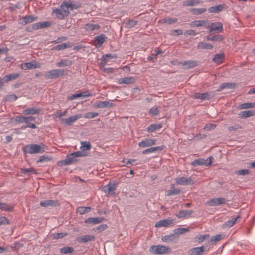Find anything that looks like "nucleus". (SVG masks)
Returning <instances> with one entry per match:
<instances>
[{"mask_svg":"<svg viewBox=\"0 0 255 255\" xmlns=\"http://www.w3.org/2000/svg\"><path fill=\"white\" fill-rule=\"evenodd\" d=\"M22 151L24 154H33L42 153L44 150L40 145L32 144L23 146Z\"/></svg>","mask_w":255,"mask_h":255,"instance_id":"obj_2","label":"nucleus"},{"mask_svg":"<svg viewBox=\"0 0 255 255\" xmlns=\"http://www.w3.org/2000/svg\"><path fill=\"white\" fill-rule=\"evenodd\" d=\"M39 204L44 207H55L59 204L58 200H47L41 201Z\"/></svg>","mask_w":255,"mask_h":255,"instance_id":"obj_18","label":"nucleus"},{"mask_svg":"<svg viewBox=\"0 0 255 255\" xmlns=\"http://www.w3.org/2000/svg\"><path fill=\"white\" fill-rule=\"evenodd\" d=\"M65 70L63 69L51 70L45 72L44 77L45 79H54L65 75Z\"/></svg>","mask_w":255,"mask_h":255,"instance_id":"obj_5","label":"nucleus"},{"mask_svg":"<svg viewBox=\"0 0 255 255\" xmlns=\"http://www.w3.org/2000/svg\"><path fill=\"white\" fill-rule=\"evenodd\" d=\"M209 33H213L214 31L222 32L223 30V24L221 22L212 23L209 28Z\"/></svg>","mask_w":255,"mask_h":255,"instance_id":"obj_15","label":"nucleus"},{"mask_svg":"<svg viewBox=\"0 0 255 255\" xmlns=\"http://www.w3.org/2000/svg\"><path fill=\"white\" fill-rule=\"evenodd\" d=\"M67 235L66 233L61 232L57 233H52L50 236L52 239H61Z\"/></svg>","mask_w":255,"mask_h":255,"instance_id":"obj_51","label":"nucleus"},{"mask_svg":"<svg viewBox=\"0 0 255 255\" xmlns=\"http://www.w3.org/2000/svg\"><path fill=\"white\" fill-rule=\"evenodd\" d=\"M225 58V54L223 53L220 54H216L215 55L213 59V61L216 63H221Z\"/></svg>","mask_w":255,"mask_h":255,"instance_id":"obj_36","label":"nucleus"},{"mask_svg":"<svg viewBox=\"0 0 255 255\" xmlns=\"http://www.w3.org/2000/svg\"><path fill=\"white\" fill-rule=\"evenodd\" d=\"M224 39L221 35H215L213 36H207L206 39L208 41H221Z\"/></svg>","mask_w":255,"mask_h":255,"instance_id":"obj_46","label":"nucleus"},{"mask_svg":"<svg viewBox=\"0 0 255 255\" xmlns=\"http://www.w3.org/2000/svg\"><path fill=\"white\" fill-rule=\"evenodd\" d=\"M180 190L179 189H176L174 185H171V189L168 190L166 192V195L168 196L171 195H178L180 193Z\"/></svg>","mask_w":255,"mask_h":255,"instance_id":"obj_35","label":"nucleus"},{"mask_svg":"<svg viewBox=\"0 0 255 255\" xmlns=\"http://www.w3.org/2000/svg\"><path fill=\"white\" fill-rule=\"evenodd\" d=\"M74 251V249L72 247L65 246L60 249V252L62 254H66L72 253Z\"/></svg>","mask_w":255,"mask_h":255,"instance_id":"obj_50","label":"nucleus"},{"mask_svg":"<svg viewBox=\"0 0 255 255\" xmlns=\"http://www.w3.org/2000/svg\"><path fill=\"white\" fill-rule=\"evenodd\" d=\"M215 93L214 92H205L204 93H195L193 96L194 98L199 99L202 100H210L214 97Z\"/></svg>","mask_w":255,"mask_h":255,"instance_id":"obj_9","label":"nucleus"},{"mask_svg":"<svg viewBox=\"0 0 255 255\" xmlns=\"http://www.w3.org/2000/svg\"><path fill=\"white\" fill-rule=\"evenodd\" d=\"M15 121L17 123H25L26 126H23L22 128H37L33 123L34 119L32 116L24 117L22 116H17L15 118Z\"/></svg>","mask_w":255,"mask_h":255,"instance_id":"obj_3","label":"nucleus"},{"mask_svg":"<svg viewBox=\"0 0 255 255\" xmlns=\"http://www.w3.org/2000/svg\"><path fill=\"white\" fill-rule=\"evenodd\" d=\"M51 160V158L47 156H41L39 160H38L37 162H42L44 161H47Z\"/></svg>","mask_w":255,"mask_h":255,"instance_id":"obj_64","label":"nucleus"},{"mask_svg":"<svg viewBox=\"0 0 255 255\" xmlns=\"http://www.w3.org/2000/svg\"><path fill=\"white\" fill-rule=\"evenodd\" d=\"M0 209L5 211H11L13 210V206L9 204L0 202Z\"/></svg>","mask_w":255,"mask_h":255,"instance_id":"obj_37","label":"nucleus"},{"mask_svg":"<svg viewBox=\"0 0 255 255\" xmlns=\"http://www.w3.org/2000/svg\"><path fill=\"white\" fill-rule=\"evenodd\" d=\"M255 114V110H246L244 111H241L239 115L241 118H248L250 116H253Z\"/></svg>","mask_w":255,"mask_h":255,"instance_id":"obj_31","label":"nucleus"},{"mask_svg":"<svg viewBox=\"0 0 255 255\" xmlns=\"http://www.w3.org/2000/svg\"><path fill=\"white\" fill-rule=\"evenodd\" d=\"M156 140L155 139L148 138L138 143V146L141 148H145L152 146L156 144Z\"/></svg>","mask_w":255,"mask_h":255,"instance_id":"obj_13","label":"nucleus"},{"mask_svg":"<svg viewBox=\"0 0 255 255\" xmlns=\"http://www.w3.org/2000/svg\"><path fill=\"white\" fill-rule=\"evenodd\" d=\"M37 19V17L34 16L32 15L26 16L22 18V20H23L22 24L25 25L28 23H31L32 22L36 20Z\"/></svg>","mask_w":255,"mask_h":255,"instance_id":"obj_32","label":"nucleus"},{"mask_svg":"<svg viewBox=\"0 0 255 255\" xmlns=\"http://www.w3.org/2000/svg\"><path fill=\"white\" fill-rule=\"evenodd\" d=\"M40 111V109L38 108L31 107L23 110L22 112L24 115H33L35 114H38Z\"/></svg>","mask_w":255,"mask_h":255,"instance_id":"obj_30","label":"nucleus"},{"mask_svg":"<svg viewBox=\"0 0 255 255\" xmlns=\"http://www.w3.org/2000/svg\"><path fill=\"white\" fill-rule=\"evenodd\" d=\"M207 11L206 8H191L190 11L193 14L200 15Z\"/></svg>","mask_w":255,"mask_h":255,"instance_id":"obj_44","label":"nucleus"},{"mask_svg":"<svg viewBox=\"0 0 255 255\" xmlns=\"http://www.w3.org/2000/svg\"><path fill=\"white\" fill-rule=\"evenodd\" d=\"M104 218L102 217L88 218L85 219V222L88 224H96L102 222Z\"/></svg>","mask_w":255,"mask_h":255,"instance_id":"obj_25","label":"nucleus"},{"mask_svg":"<svg viewBox=\"0 0 255 255\" xmlns=\"http://www.w3.org/2000/svg\"><path fill=\"white\" fill-rule=\"evenodd\" d=\"M17 99V96L14 94H11V95H8L6 97V100L8 101H10V102L14 101L16 100Z\"/></svg>","mask_w":255,"mask_h":255,"instance_id":"obj_60","label":"nucleus"},{"mask_svg":"<svg viewBox=\"0 0 255 255\" xmlns=\"http://www.w3.org/2000/svg\"><path fill=\"white\" fill-rule=\"evenodd\" d=\"M71 47V45L69 43H62L59 45H57L51 48V50L53 51L57 50V51H60L62 50L65 49H66L67 48H70Z\"/></svg>","mask_w":255,"mask_h":255,"instance_id":"obj_28","label":"nucleus"},{"mask_svg":"<svg viewBox=\"0 0 255 255\" xmlns=\"http://www.w3.org/2000/svg\"><path fill=\"white\" fill-rule=\"evenodd\" d=\"M236 83H224L220 85V86L217 89V91H221L225 89H234L236 86Z\"/></svg>","mask_w":255,"mask_h":255,"instance_id":"obj_23","label":"nucleus"},{"mask_svg":"<svg viewBox=\"0 0 255 255\" xmlns=\"http://www.w3.org/2000/svg\"><path fill=\"white\" fill-rule=\"evenodd\" d=\"M209 235L204 234V235H198L195 237L196 241L201 243L203 242L205 239L208 238L209 237Z\"/></svg>","mask_w":255,"mask_h":255,"instance_id":"obj_56","label":"nucleus"},{"mask_svg":"<svg viewBox=\"0 0 255 255\" xmlns=\"http://www.w3.org/2000/svg\"><path fill=\"white\" fill-rule=\"evenodd\" d=\"M159 110L158 107L154 106L152 107L149 111V114L151 116H156L158 115Z\"/></svg>","mask_w":255,"mask_h":255,"instance_id":"obj_53","label":"nucleus"},{"mask_svg":"<svg viewBox=\"0 0 255 255\" xmlns=\"http://www.w3.org/2000/svg\"><path fill=\"white\" fill-rule=\"evenodd\" d=\"M228 200L225 198H214L206 202V205L210 206H219L227 203Z\"/></svg>","mask_w":255,"mask_h":255,"instance_id":"obj_8","label":"nucleus"},{"mask_svg":"<svg viewBox=\"0 0 255 255\" xmlns=\"http://www.w3.org/2000/svg\"><path fill=\"white\" fill-rule=\"evenodd\" d=\"M118 57L117 55L116 54H107L104 55L102 57V60L103 62H106L111 59H117Z\"/></svg>","mask_w":255,"mask_h":255,"instance_id":"obj_43","label":"nucleus"},{"mask_svg":"<svg viewBox=\"0 0 255 255\" xmlns=\"http://www.w3.org/2000/svg\"><path fill=\"white\" fill-rule=\"evenodd\" d=\"M238 218H240V216H238L236 218H233L231 220L227 221L225 223L224 225L229 228L231 227L235 224Z\"/></svg>","mask_w":255,"mask_h":255,"instance_id":"obj_49","label":"nucleus"},{"mask_svg":"<svg viewBox=\"0 0 255 255\" xmlns=\"http://www.w3.org/2000/svg\"><path fill=\"white\" fill-rule=\"evenodd\" d=\"M135 81L136 78L133 76L124 77L118 80V83L120 84H132L134 83Z\"/></svg>","mask_w":255,"mask_h":255,"instance_id":"obj_17","label":"nucleus"},{"mask_svg":"<svg viewBox=\"0 0 255 255\" xmlns=\"http://www.w3.org/2000/svg\"><path fill=\"white\" fill-rule=\"evenodd\" d=\"M19 75L18 73H12V74H10L9 75H5L3 78V79L4 80V82H8L12 80L17 79L19 77Z\"/></svg>","mask_w":255,"mask_h":255,"instance_id":"obj_34","label":"nucleus"},{"mask_svg":"<svg viewBox=\"0 0 255 255\" xmlns=\"http://www.w3.org/2000/svg\"><path fill=\"white\" fill-rule=\"evenodd\" d=\"M191 27H198L204 26L206 29H208L210 27L209 21L208 20H195L190 23Z\"/></svg>","mask_w":255,"mask_h":255,"instance_id":"obj_12","label":"nucleus"},{"mask_svg":"<svg viewBox=\"0 0 255 255\" xmlns=\"http://www.w3.org/2000/svg\"><path fill=\"white\" fill-rule=\"evenodd\" d=\"M72 62L71 60L66 59H62L60 61L58 62L56 65L57 66L61 67L67 66H70L72 64Z\"/></svg>","mask_w":255,"mask_h":255,"instance_id":"obj_42","label":"nucleus"},{"mask_svg":"<svg viewBox=\"0 0 255 255\" xmlns=\"http://www.w3.org/2000/svg\"><path fill=\"white\" fill-rule=\"evenodd\" d=\"M198 49L210 50L213 48V45L211 43L200 42L197 45Z\"/></svg>","mask_w":255,"mask_h":255,"instance_id":"obj_33","label":"nucleus"},{"mask_svg":"<svg viewBox=\"0 0 255 255\" xmlns=\"http://www.w3.org/2000/svg\"><path fill=\"white\" fill-rule=\"evenodd\" d=\"M8 224H9V221L5 217H1L0 218V225H7Z\"/></svg>","mask_w":255,"mask_h":255,"instance_id":"obj_63","label":"nucleus"},{"mask_svg":"<svg viewBox=\"0 0 255 255\" xmlns=\"http://www.w3.org/2000/svg\"><path fill=\"white\" fill-rule=\"evenodd\" d=\"M137 23V21L133 20L128 21L125 23V27L127 28H131L135 26Z\"/></svg>","mask_w":255,"mask_h":255,"instance_id":"obj_54","label":"nucleus"},{"mask_svg":"<svg viewBox=\"0 0 255 255\" xmlns=\"http://www.w3.org/2000/svg\"><path fill=\"white\" fill-rule=\"evenodd\" d=\"M85 155L81 151H77L67 156L65 160L60 161L58 163V165L62 166L63 165H70L73 163L77 162V157H82Z\"/></svg>","mask_w":255,"mask_h":255,"instance_id":"obj_1","label":"nucleus"},{"mask_svg":"<svg viewBox=\"0 0 255 255\" xmlns=\"http://www.w3.org/2000/svg\"><path fill=\"white\" fill-rule=\"evenodd\" d=\"M95 239L93 235H84L79 238L78 241L80 242L85 243L91 241Z\"/></svg>","mask_w":255,"mask_h":255,"instance_id":"obj_38","label":"nucleus"},{"mask_svg":"<svg viewBox=\"0 0 255 255\" xmlns=\"http://www.w3.org/2000/svg\"><path fill=\"white\" fill-rule=\"evenodd\" d=\"M90 211L91 208L90 207H80L77 209V212L81 215L89 212Z\"/></svg>","mask_w":255,"mask_h":255,"instance_id":"obj_52","label":"nucleus"},{"mask_svg":"<svg viewBox=\"0 0 255 255\" xmlns=\"http://www.w3.org/2000/svg\"><path fill=\"white\" fill-rule=\"evenodd\" d=\"M223 9V6L221 4L217 5L215 6H212L208 9L210 13H218Z\"/></svg>","mask_w":255,"mask_h":255,"instance_id":"obj_40","label":"nucleus"},{"mask_svg":"<svg viewBox=\"0 0 255 255\" xmlns=\"http://www.w3.org/2000/svg\"><path fill=\"white\" fill-rule=\"evenodd\" d=\"M117 188L116 184L115 183H111L109 182L104 187V192L108 194H114L115 190Z\"/></svg>","mask_w":255,"mask_h":255,"instance_id":"obj_16","label":"nucleus"},{"mask_svg":"<svg viewBox=\"0 0 255 255\" xmlns=\"http://www.w3.org/2000/svg\"><path fill=\"white\" fill-rule=\"evenodd\" d=\"M238 107L241 109L255 108V103H244L240 104Z\"/></svg>","mask_w":255,"mask_h":255,"instance_id":"obj_47","label":"nucleus"},{"mask_svg":"<svg viewBox=\"0 0 255 255\" xmlns=\"http://www.w3.org/2000/svg\"><path fill=\"white\" fill-rule=\"evenodd\" d=\"M100 26L99 24L87 23L84 25V28L87 31H92L94 30H98Z\"/></svg>","mask_w":255,"mask_h":255,"instance_id":"obj_29","label":"nucleus"},{"mask_svg":"<svg viewBox=\"0 0 255 255\" xmlns=\"http://www.w3.org/2000/svg\"><path fill=\"white\" fill-rule=\"evenodd\" d=\"M193 213V211L190 210H181L179 212V213L176 215V216L178 218H188L191 216V215Z\"/></svg>","mask_w":255,"mask_h":255,"instance_id":"obj_22","label":"nucleus"},{"mask_svg":"<svg viewBox=\"0 0 255 255\" xmlns=\"http://www.w3.org/2000/svg\"><path fill=\"white\" fill-rule=\"evenodd\" d=\"M60 7L61 9H65V8H66L67 10L69 9L70 10H73L78 8L79 6H77V5L72 3L70 0H68L63 2L60 5Z\"/></svg>","mask_w":255,"mask_h":255,"instance_id":"obj_14","label":"nucleus"},{"mask_svg":"<svg viewBox=\"0 0 255 255\" xmlns=\"http://www.w3.org/2000/svg\"><path fill=\"white\" fill-rule=\"evenodd\" d=\"M55 9L53 10V12L57 15L59 19H63L65 16H67L69 15V12L64 9Z\"/></svg>","mask_w":255,"mask_h":255,"instance_id":"obj_20","label":"nucleus"},{"mask_svg":"<svg viewBox=\"0 0 255 255\" xmlns=\"http://www.w3.org/2000/svg\"><path fill=\"white\" fill-rule=\"evenodd\" d=\"M67 110H65L63 112L61 111H58L56 113V116L59 118H60V120L62 119V116H65L67 114Z\"/></svg>","mask_w":255,"mask_h":255,"instance_id":"obj_62","label":"nucleus"},{"mask_svg":"<svg viewBox=\"0 0 255 255\" xmlns=\"http://www.w3.org/2000/svg\"><path fill=\"white\" fill-rule=\"evenodd\" d=\"M163 149V147L161 146H157L151 147L147 149L144 150L142 151L143 154H147L156 151H160Z\"/></svg>","mask_w":255,"mask_h":255,"instance_id":"obj_41","label":"nucleus"},{"mask_svg":"<svg viewBox=\"0 0 255 255\" xmlns=\"http://www.w3.org/2000/svg\"><path fill=\"white\" fill-rule=\"evenodd\" d=\"M223 236L222 235H220V234L216 235L215 236H212L211 238V241L212 242L219 241L222 239Z\"/></svg>","mask_w":255,"mask_h":255,"instance_id":"obj_61","label":"nucleus"},{"mask_svg":"<svg viewBox=\"0 0 255 255\" xmlns=\"http://www.w3.org/2000/svg\"><path fill=\"white\" fill-rule=\"evenodd\" d=\"M212 157H209L206 160L203 159H196L191 162V165L195 167L199 165H205L208 166L211 165L212 163Z\"/></svg>","mask_w":255,"mask_h":255,"instance_id":"obj_10","label":"nucleus"},{"mask_svg":"<svg viewBox=\"0 0 255 255\" xmlns=\"http://www.w3.org/2000/svg\"><path fill=\"white\" fill-rule=\"evenodd\" d=\"M82 115L81 113H78L74 115L69 117L67 118H62L61 122L64 125H71L74 122L82 118Z\"/></svg>","mask_w":255,"mask_h":255,"instance_id":"obj_6","label":"nucleus"},{"mask_svg":"<svg viewBox=\"0 0 255 255\" xmlns=\"http://www.w3.org/2000/svg\"><path fill=\"white\" fill-rule=\"evenodd\" d=\"M200 3L199 0H188L183 1L182 5L183 6H192Z\"/></svg>","mask_w":255,"mask_h":255,"instance_id":"obj_39","label":"nucleus"},{"mask_svg":"<svg viewBox=\"0 0 255 255\" xmlns=\"http://www.w3.org/2000/svg\"><path fill=\"white\" fill-rule=\"evenodd\" d=\"M177 240L178 239L174 234L165 235L162 237V240L164 242H174L175 241H177Z\"/></svg>","mask_w":255,"mask_h":255,"instance_id":"obj_27","label":"nucleus"},{"mask_svg":"<svg viewBox=\"0 0 255 255\" xmlns=\"http://www.w3.org/2000/svg\"><path fill=\"white\" fill-rule=\"evenodd\" d=\"M173 223V220L170 219H166L162 220H160L158 222H156L155 226L156 227H168L171 224Z\"/></svg>","mask_w":255,"mask_h":255,"instance_id":"obj_21","label":"nucleus"},{"mask_svg":"<svg viewBox=\"0 0 255 255\" xmlns=\"http://www.w3.org/2000/svg\"><path fill=\"white\" fill-rule=\"evenodd\" d=\"M107 37L105 35L103 34H101L96 37H94L95 41L97 42V43L95 44V46L96 47H101L103 43L107 39Z\"/></svg>","mask_w":255,"mask_h":255,"instance_id":"obj_19","label":"nucleus"},{"mask_svg":"<svg viewBox=\"0 0 255 255\" xmlns=\"http://www.w3.org/2000/svg\"><path fill=\"white\" fill-rule=\"evenodd\" d=\"M250 173V171L248 169L239 170L235 172V174L238 175H246Z\"/></svg>","mask_w":255,"mask_h":255,"instance_id":"obj_59","label":"nucleus"},{"mask_svg":"<svg viewBox=\"0 0 255 255\" xmlns=\"http://www.w3.org/2000/svg\"><path fill=\"white\" fill-rule=\"evenodd\" d=\"M21 173L24 174H28L29 173H36L33 168H22L21 169Z\"/></svg>","mask_w":255,"mask_h":255,"instance_id":"obj_58","label":"nucleus"},{"mask_svg":"<svg viewBox=\"0 0 255 255\" xmlns=\"http://www.w3.org/2000/svg\"><path fill=\"white\" fill-rule=\"evenodd\" d=\"M188 231H189V229L185 228H179L173 230L174 234H182Z\"/></svg>","mask_w":255,"mask_h":255,"instance_id":"obj_57","label":"nucleus"},{"mask_svg":"<svg viewBox=\"0 0 255 255\" xmlns=\"http://www.w3.org/2000/svg\"><path fill=\"white\" fill-rule=\"evenodd\" d=\"M204 252L203 247H198L191 249L189 251V255H201Z\"/></svg>","mask_w":255,"mask_h":255,"instance_id":"obj_24","label":"nucleus"},{"mask_svg":"<svg viewBox=\"0 0 255 255\" xmlns=\"http://www.w3.org/2000/svg\"><path fill=\"white\" fill-rule=\"evenodd\" d=\"M150 252L154 254L161 255L169 253L170 249L165 245H153L150 248Z\"/></svg>","mask_w":255,"mask_h":255,"instance_id":"obj_4","label":"nucleus"},{"mask_svg":"<svg viewBox=\"0 0 255 255\" xmlns=\"http://www.w3.org/2000/svg\"><path fill=\"white\" fill-rule=\"evenodd\" d=\"M114 106V104L111 103L108 101H97L95 102L93 106L94 108H110Z\"/></svg>","mask_w":255,"mask_h":255,"instance_id":"obj_11","label":"nucleus"},{"mask_svg":"<svg viewBox=\"0 0 255 255\" xmlns=\"http://www.w3.org/2000/svg\"><path fill=\"white\" fill-rule=\"evenodd\" d=\"M80 149L81 150L85 151L90 150L91 148V145L89 142L83 141L81 142Z\"/></svg>","mask_w":255,"mask_h":255,"instance_id":"obj_48","label":"nucleus"},{"mask_svg":"<svg viewBox=\"0 0 255 255\" xmlns=\"http://www.w3.org/2000/svg\"><path fill=\"white\" fill-rule=\"evenodd\" d=\"M175 181L177 184L183 186L192 185L195 183V180L192 177L186 178L182 177L177 178Z\"/></svg>","mask_w":255,"mask_h":255,"instance_id":"obj_7","label":"nucleus"},{"mask_svg":"<svg viewBox=\"0 0 255 255\" xmlns=\"http://www.w3.org/2000/svg\"><path fill=\"white\" fill-rule=\"evenodd\" d=\"M39 67L38 64H36L35 63L31 62L24 63V69H32Z\"/></svg>","mask_w":255,"mask_h":255,"instance_id":"obj_45","label":"nucleus"},{"mask_svg":"<svg viewBox=\"0 0 255 255\" xmlns=\"http://www.w3.org/2000/svg\"><path fill=\"white\" fill-rule=\"evenodd\" d=\"M181 64L183 66H186L187 69L194 68L198 65L197 61L195 60L184 61L181 62Z\"/></svg>","mask_w":255,"mask_h":255,"instance_id":"obj_26","label":"nucleus"},{"mask_svg":"<svg viewBox=\"0 0 255 255\" xmlns=\"http://www.w3.org/2000/svg\"><path fill=\"white\" fill-rule=\"evenodd\" d=\"M99 115V113L97 112H89L86 113L84 115H82V117L87 118V119H91Z\"/></svg>","mask_w":255,"mask_h":255,"instance_id":"obj_55","label":"nucleus"}]
</instances>
